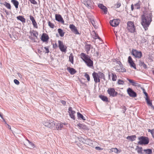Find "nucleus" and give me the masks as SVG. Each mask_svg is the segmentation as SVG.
I'll use <instances>...</instances> for the list:
<instances>
[{
  "label": "nucleus",
  "instance_id": "f257e3e1",
  "mask_svg": "<svg viewBox=\"0 0 154 154\" xmlns=\"http://www.w3.org/2000/svg\"><path fill=\"white\" fill-rule=\"evenodd\" d=\"M152 21V14L150 12H146L141 16V23L145 30L148 29Z\"/></svg>",
  "mask_w": 154,
  "mask_h": 154
},
{
  "label": "nucleus",
  "instance_id": "f03ea898",
  "mask_svg": "<svg viewBox=\"0 0 154 154\" xmlns=\"http://www.w3.org/2000/svg\"><path fill=\"white\" fill-rule=\"evenodd\" d=\"M42 124L45 126L51 128H53L55 125V122L52 119L44 121L42 122Z\"/></svg>",
  "mask_w": 154,
  "mask_h": 154
},
{
  "label": "nucleus",
  "instance_id": "7ed1b4c3",
  "mask_svg": "<svg viewBox=\"0 0 154 154\" xmlns=\"http://www.w3.org/2000/svg\"><path fill=\"white\" fill-rule=\"evenodd\" d=\"M139 141L138 144L140 145L147 144L149 142V139L148 137L144 136L139 137L138 138Z\"/></svg>",
  "mask_w": 154,
  "mask_h": 154
},
{
  "label": "nucleus",
  "instance_id": "20e7f679",
  "mask_svg": "<svg viewBox=\"0 0 154 154\" xmlns=\"http://www.w3.org/2000/svg\"><path fill=\"white\" fill-rule=\"evenodd\" d=\"M131 54L135 58L138 59L141 58L142 56V53L141 52L136 49H133L131 52Z\"/></svg>",
  "mask_w": 154,
  "mask_h": 154
},
{
  "label": "nucleus",
  "instance_id": "39448f33",
  "mask_svg": "<svg viewBox=\"0 0 154 154\" xmlns=\"http://www.w3.org/2000/svg\"><path fill=\"white\" fill-rule=\"evenodd\" d=\"M127 28L128 29L131 33H133L135 32L134 25L132 22L129 21L128 22Z\"/></svg>",
  "mask_w": 154,
  "mask_h": 154
},
{
  "label": "nucleus",
  "instance_id": "423d86ee",
  "mask_svg": "<svg viewBox=\"0 0 154 154\" xmlns=\"http://www.w3.org/2000/svg\"><path fill=\"white\" fill-rule=\"evenodd\" d=\"M82 2L88 8L90 9L92 8L93 3L91 0H82Z\"/></svg>",
  "mask_w": 154,
  "mask_h": 154
},
{
  "label": "nucleus",
  "instance_id": "0eeeda50",
  "mask_svg": "<svg viewBox=\"0 0 154 154\" xmlns=\"http://www.w3.org/2000/svg\"><path fill=\"white\" fill-rule=\"evenodd\" d=\"M107 92L110 96L115 97L116 96L118 93L113 88H110L108 89Z\"/></svg>",
  "mask_w": 154,
  "mask_h": 154
},
{
  "label": "nucleus",
  "instance_id": "6e6552de",
  "mask_svg": "<svg viewBox=\"0 0 154 154\" xmlns=\"http://www.w3.org/2000/svg\"><path fill=\"white\" fill-rule=\"evenodd\" d=\"M116 70L119 72H126V69L123 67L122 65H117L115 67Z\"/></svg>",
  "mask_w": 154,
  "mask_h": 154
},
{
  "label": "nucleus",
  "instance_id": "1a4fd4ad",
  "mask_svg": "<svg viewBox=\"0 0 154 154\" xmlns=\"http://www.w3.org/2000/svg\"><path fill=\"white\" fill-rule=\"evenodd\" d=\"M59 47L60 51L62 52H66L67 47L63 45V42L60 41H58Z\"/></svg>",
  "mask_w": 154,
  "mask_h": 154
},
{
  "label": "nucleus",
  "instance_id": "9d476101",
  "mask_svg": "<svg viewBox=\"0 0 154 154\" xmlns=\"http://www.w3.org/2000/svg\"><path fill=\"white\" fill-rule=\"evenodd\" d=\"M128 94L131 97H134L137 96V94L133 90L130 88H128L127 90Z\"/></svg>",
  "mask_w": 154,
  "mask_h": 154
},
{
  "label": "nucleus",
  "instance_id": "9b49d317",
  "mask_svg": "<svg viewBox=\"0 0 154 154\" xmlns=\"http://www.w3.org/2000/svg\"><path fill=\"white\" fill-rule=\"evenodd\" d=\"M30 33L31 36H29V38L31 40L35 41V38L32 37V36H34L36 38H37L38 36V33L36 31L33 30L32 31H30Z\"/></svg>",
  "mask_w": 154,
  "mask_h": 154
},
{
  "label": "nucleus",
  "instance_id": "f8f14e48",
  "mask_svg": "<svg viewBox=\"0 0 154 154\" xmlns=\"http://www.w3.org/2000/svg\"><path fill=\"white\" fill-rule=\"evenodd\" d=\"M111 26L113 27H116L118 26L119 23V20L117 19H114L110 21Z\"/></svg>",
  "mask_w": 154,
  "mask_h": 154
},
{
  "label": "nucleus",
  "instance_id": "ddd939ff",
  "mask_svg": "<svg viewBox=\"0 0 154 154\" xmlns=\"http://www.w3.org/2000/svg\"><path fill=\"white\" fill-rule=\"evenodd\" d=\"M69 28L75 34H79L76 27L73 24H70L69 25Z\"/></svg>",
  "mask_w": 154,
  "mask_h": 154
},
{
  "label": "nucleus",
  "instance_id": "4468645a",
  "mask_svg": "<svg viewBox=\"0 0 154 154\" xmlns=\"http://www.w3.org/2000/svg\"><path fill=\"white\" fill-rule=\"evenodd\" d=\"M92 76L95 83H97L98 82H100V80L97 73H96L95 72H94L92 73Z\"/></svg>",
  "mask_w": 154,
  "mask_h": 154
},
{
  "label": "nucleus",
  "instance_id": "2eb2a0df",
  "mask_svg": "<svg viewBox=\"0 0 154 154\" xmlns=\"http://www.w3.org/2000/svg\"><path fill=\"white\" fill-rule=\"evenodd\" d=\"M69 112L71 118L74 120H75V111L72 110V109L71 107H69Z\"/></svg>",
  "mask_w": 154,
  "mask_h": 154
},
{
  "label": "nucleus",
  "instance_id": "dca6fc26",
  "mask_svg": "<svg viewBox=\"0 0 154 154\" xmlns=\"http://www.w3.org/2000/svg\"><path fill=\"white\" fill-rule=\"evenodd\" d=\"M80 55L81 58L85 62L88 60V59H90V57L88 55H86L85 54L83 53H82L80 54Z\"/></svg>",
  "mask_w": 154,
  "mask_h": 154
},
{
  "label": "nucleus",
  "instance_id": "f3484780",
  "mask_svg": "<svg viewBox=\"0 0 154 154\" xmlns=\"http://www.w3.org/2000/svg\"><path fill=\"white\" fill-rule=\"evenodd\" d=\"M49 38L48 35L45 33H43L42 35L41 40L43 42H46L48 41Z\"/></svg>",
  "mask_w": 154,
  "mask_h": 154
},
{
  "label": "nucleus",
  "instance_id": "a211bd4d",
  "mask_svg": "<svg viewBox=\"0 0 154 154\" xmlns=\"http://www.w3.org/2000/svg\"><path fill=\"white\" fill-rule=\"evenodd\" d=\"M55 19L56 20L61 22L63 24L64 23V21L61 15L60 14H55Z\"/></svg>",
  "mask_w": 154,
  "mask_h": 154
},
{
  "label": "nucleus",
  "instance_id": "6ab92c4d",
  "mask_svg": "<svg viewBox=\"0 0 154 154\" xmlns=\"http://www.w3.org/2000/svg\"><path fill=\"white\" fill-rule=\"evenodd\" d=\"M98 7L100 8L101 9H102L104 12L105 13V14H106L107 13V8L106 7V6H104L103 4H100L98 5Z\"/></svg>",
  "mask_w": 154,
  "mask_h": 154
},
{
  "label": "nucleus",
  "instance_id": "aec40b11",
  "mask_svg": "<svg viewBox=\"0 0 154 154\" xmlns=\"http://www.w3.org/2000/svg\"><path fill=\"white\" fill-rule=\"evenodd\" d=\"M136 137V136L135 135H133L130 136H128L126 138L129 141H132L135 140Z\"/></svg>",
  "mask_w": 154,
  "mask_h": 154
},
{
  "label": "nucleus",
  "instance_id": "412c9836",
  "mask_svg": "<svg viewBox=\"0 0 154 154\" xmlns=\"http://www.w3.org/2000/svg\"><path fill=\"white\" fill-rule=\"evenodd\" d=\"M67 70L72 75L74 74L76 72L75 70L72 68H70V67H68L67 68Z\"/></svg>",
  "mask_w": 154,
  "mask_h": 154
},
{
  "label": "nucleus",
  "instance_id": "4be33fe9",
  "mask_svg": "<svg viewBox=\"0 0 154 154\" xmlns=\"http://www.w3.org/2000/svg\"><path fill=\"white\" fill-rule=\"evenodd\" d=\"M127 80L130 83L132 84L133 86H136L139 85L138 83L136 82L133 80L129 79L128 78H127Z\"/></svg>",
  "mask_w": 154,
  "mask_h": 154
},
{
  "label": "nucleus",
  "instance_id": "5701e85b",
  "mask_svg": "<svg viewBox=\"0 0 154 154\" xmlns=\"http://www.w3.org/2000/svg\"><path fill=\"white\" fill-rule=\"evenodd\" d=\"M63 127V124L61 123H57L56 125V128L57 130H61Z\"/></svg>",
  "mask_w": 154,
  "mask_h": 154
},
{
  "label": "nucleus",
  "instance_id": "b1692460",
  "mask_svg": "<svg viewBox=\"0 0 154 154\" xmlns=\"http://www.w3.org/2000/svg\"><path fill=\"white\" fill-rule=\"evenodd\" d=\"M85 62L87 66L89 67L93 65V62L90 59H88V60L86 61Z\"/></svg>",
  "mask_w": 154,
  "mask_h": 154
},
{
  "label": "nucleus",
  "instance_id": "393cba45",
  "mask_svg": "<svg viewBox=\"0 0 154 154\" xmlns=\"http://www.w3.org/2000/svg\"><path fill=\"white\" fill-rule=\"evenodd\" d=\"M77 126L81 129H82L85 130H87V126L85 125L79 123L77 124Z\"/></svg>",
  "mask_w": 154,
  "mask_h": 154
},
{
  "label": "nucleus",
  "instance_id": "a878e982",
  "mask_svg": "<svg viewBox=\"0 0 154 154\" xmlns=\"http://www.w3.org/2000/svg\"><path fill=\"white\" fill-rule=\"evenodd\" d=\"M11 2L14 5L15 8L17 9L18 8V6L19 4V2L16 0H11Z\"/></svg>",
  "mask_w": 154,
  "mask_h": 154
},
{
  "label": "nucleus",
  "instance_id": "bb28decb",
  "mask_svg": "<svg viewBox=\"0 0 154 154\" xmlns=\"http://www.w3.org/2000/svg\"><path fill=\"white\" fill-rule=\"evenodd\" d=\"M146 102L148 105L151 106L152 108H154V106H152L151 101L149 100L148 97H146Z\"/></svg>",
  "mask_w": 154,
  "mask_h": 154
},
{
  "label": "nucleus",
  "instance_id": "cd10ccee",
  "mask_svg": "<svg viewBox=\"0 0 154 154\" xmlns=\"http://www.w3.org/2000/svg\"><path fill=\"white\" fill-rule=\"evenodd\" d=\"M135 150L137 151V152L138 153H142V148L139 147L138 146H137Z\"/></svg>",
  "mask_w": 154,
  "mask_h": 154
},
{
  "label": "nucleus",
  "instance_id": "c85d7f7f",
  "mask_svg": "<svg viewBox=\"0 0 154 154\" xmlns=\"http://www.w3.org/2000/svg\"><path fill=\"white\" fill-rule=\"evenodd\" d=\"M97 73L99 78H100L101 79H103L104 80H105V76L104 74L102 72H99Z\"/></svg>",
  "mask_w": 154,
  "mask_h": 154
},
{
  "label": "nucleus",
  "instance_id": "c756f323",
  "mask_svg": "<svg viewBox=\"0 0 154 154\" xmlns=\"http://www.w3.org/2000/svg\"><path fill=\"white\" fill-rule=\"evenodd\" d=\"M141 4V2L140 1H138V2L137 3L134 5L135 8L137 9H139L140 8Z\"/></svg>",
  "mask_w": 154,
  "mask_h": 154
},
{
  "label": "nucleus",
  "instance_id": "7c9ffc66",
  "mask_svg": "<svg viewBox=\"0 0 154 154\" xmlns=\"http://www.w3.org/2000/svg\"><path fill=\"white\" fill-rule=\"evenodd\" d=\"M139 65L140 66H143V67L145 69L147 68L146 65L144 63V62L141 60H140L139 63Z\"/></svg>",
  "mask_w": 154,
  "mask_h": 154
},
{
  "label": "nucleus",
  "instance_id": "2f4dec72",
  "mask_svg": "<svg viewBox=\"0 0 154 154\" xmlns=\"http://www.w3.org/2000/svg\"><path fill=\"white\" fill-rule=\"evenodd\" d=\"M57 31L60 36L63 37L64 36L65 32H63L62 29H58Z\"/></svg>",
  "mask_w": 154,
  "mask_h": 154
},
{
  "label": "nucleus",
  "instance_id": "473e14b6",
  "mask_svg": "<svg viewBox=\"0 0 154 154\" xmlns=\"http://www.w3.org/2000/svg\"><path fill=\"white\" fill-rule=\"evenodd\" d=\"M18 20H20L22 22H25V19L22 16H19L17 17Z\"/></svg>",
  "mask_w": 154,
  "mask_h": 154
},
{
  "label": "nucleus",
  "instance_id": "72a5a7b5",
  "mask_svg": "<svg viewBox=\"0 0 154 154\" xmlns=\"http://www.w3.org/2000/svg\"><path fill=\"white\" fill-rule=\"evenodd\" d=\"M146 154H152V150L150 149H145L143 150Z\"/></svg>",
  "mask_w": 154,
  "mask_h": 154
},
{
  "label": "nucleus",
  "instance_id": "f704fd0d",
  "mask_svg": "<svg viewBox=\"0 0 154 154\" xmlns=\"http://www.w3.org/2000/svg\"><path fill=\"white\" fill-rule=\"evenodd\" d=\"M100 98L103 101H108L107 98L105 96L103 95H100L99 96Z\"/></svg>",
  "mask_w": 154,
  "mask_h": 154
},
{
  "label": "nucleus",
  "instance_id": "c9c22d12",
  "mask_svg": "<svg viewBox=\"0 0 154 154\" xmlns=\"http://www.w3.org/2000/svg\"><path fill=\"white\" fill-rule=\"evenodd\" d=\"M77 116L79 118H81L82 120H86L85 118L84 117V116L79 112H77Z\"/></svg>",
  "mask_w": 154,
  "mask_h": 154
},
{
  "label": "nucleus",
  "instance_id": "e433bc0d",
  "mask_svg": "<svg viewBox=\"0 0 154 154\" xmlns=\"http://www.w3.org/2000/svg\"><path fill=\"white\" fill-rule=\"evenodd\" d=\"M4 5L8 9H11V6L10 4L6 2H5Z\"/></svg>",
  "mask_w": 154,
  "mask_h": 154
},
{
  "label": "nucleus",
  "instance_id": "4c0bfd02",
  "mask_svg": "<svg viewBox=\"0 0 154 154\" xmlns=\"http://www.w3.org/2000/svg\"><path fill=\"white\" fill-rule=\"evenodd\" d=\"M92 32L94 34L93 35V38H94L96 39L97 38L99 40L101 39L98 36V35L96 34L94 31H93Z\"/></svg>",
  "mask_w": 154,
  "mask_h": 154
},
{
  "label": "nucleus",
  "instance_id": "58836bf2",
  "mask_svg": "<svg viewBox=\"0 0 154 154\" xmlns=\"http://www.w3.org/2000/svg\"><path fill=\"white\" fill-rule=\"evenodd\" d=\"M91 22L93 26H94V27L95 28H96L97 27V25L96 24V23L95 21L94 20V19H91Z\"/></svg>",
  "mask_w": 154,
  "mask_h": 154
},
{
  "label": "nucleus",
  "instance_id": "ea45409f",
  "mask_svg": "<svg viewBox=\"0 0 154 154\" xmlns=\"http://www.w3.org/2000/svg\"><path fill=\"white\" fill-rule=\"evenodd\" d=\"M112 80L113 81H115L116 80L117 77L116 75L115 74L112 73Z\"/></svg>",
  "mask_w": 154,
  "mask_h": 154
},
{
  "label": "nucleus",
  "instance_id": "a19ab883",
  "mask_svg": "<svg viewBox=\"0 0 154 154\" xmlns=\"http://www.w3.org/2000/svg\"><path fill=\"white\" fill-rule=\"evenodd\" d=\"M91 48V45H86L85 46V50L88 52L90 50V48Z\"/></svg>",
  "mask_w": 154,
  "mask_h": 154
},
{
  "label": "nucleus",
  "instance_id": "79ce46f5",
  "mask_svg": "<svg viewBox=\"0 0 154 154\" xmlns=\"http://www.w3.org/2000/svg\"><path fill=\"white\" fill-rule=\"evenodd\" d=\"M121 5V4L120 2H118L117 3L115 4L114 6V8H116L120 7Z\"/></svg>",
  "mask_w": 154,
  "mask_h": 154
},
{
  "label": "nucleus",
  "instance_id": "37998d69",
  "mask_svg": "<svg viewBox=\"0 0 154 154\" xmlns=\"http://www.w3.org/2000/svg\"><path fill=\"white\" fill-rule=\"evenodd\" d=\"M69 60L71 62L73 63V57L72 54H71L69 56Z\"/></svg>",
  "mask_w": 154,
  "mask_h": 154
},
{
  "label": "nucleus",
  "instance_id": "c03bdc74",
  "mask_svg": "<svg viewBox=\"0 0 154 154\" xmlns=\"http://www.w3.org/2000/svg\"><path fill=\"white\" fill-rule=\"evenodd\" d=\"M111 151L112 152H114L115 153H118L119 152V151L116 148H113L111 149Z\"/></svg>",
  "mask_w": 154,
  "mask_h": 154
},
{
  "label": "nucleus",
  "instance_id": "a18cd8bd",
  "mask_svg": "<svg viewBox=\"0 0 154 154\" xmlns=\"http://www.w3.org/2000/svg\"><path fill=\"white\" fill-rule=\"evenodd\" d=\"M128 61L129 64L133 63L134 62L131 56H129L128 57Z\"/></svg>",
  "mask_w": 154,
  "mask_h": 154
},
{
  "label": "nucleus",
  "instance_id": "49530a36",
  "mask_svg": "<svg viewBox=\"0 0 154 154\" xmlns=\"http://www.w3.org/2000/svg\"><path fill=\"white\" fill-rule=\"evenodd\" d=\"M148 132H150L152 134V137H154V129L150 130V129H148Z\"/></svg>",
  "mask_w": 154,
  "mask_h": 154
},
{
  "label": "nucleus",
  "instance_id": "de8ad7c7",
  "mask_svg": "<svg viewBox=\"0 0 154 154\" xmlns=\"http://www.w3.org/2000/svg\"><path fill=\"white\" fill-rule=\"evenodd\" d=\"M85 77L87 78V79L88 81H90V78L89 75L87 73H85Z\"/></svg>",
  "mask_w": 154,
  "mask_h": 154
},
{
  "label": "nucleus",
  "instance_id": "09e8293b",
  "mask_svg": "<svg viewBox=\"0 0 154 154\" xmlns=\"http://www.w3.org/2000/svg\"><path fill=\"white\" fill-rule=\"evenodd\" d=\"M117 83L119 85H123L124 84V82L122 80H121V79H119Z\"/></svg>",
  "mask_w": 154,
  "mask_h": 154
},
{
  "label": "nucleus",
  "instance_id": "8fccbe9b",
  "mask_svg": "<svg viewBox=\"0 0 154 154\" xmlns=\"http://www.w3.org/2000/svg\"><path fill=\"white\" fill-rule=\"evenodd\" d=\"M48 24L49 26L52 28H54V24L51 23L50 21H49L48 22Z\"/></svg>",
  "mask_w": 154,
  "mask_h": 154
},
{
  "label": "nucleus",
  "instance_id": "3c124183",
  "mask_svg": "<svg viewBox=\"0 0 154 154\" xmlns=\"http://www.w3.org/2000/svg\"><path fill=\"white\" fill-rule=\"evenodd\" d=\"M129 64H130V66L131 67H133L135 69H136V66H135V63L134 62L131 63Z\"/></svg>",
  "mask_w": 154,
  "mask_h": 154
},
{
  "label": "nucleus",
  "instance_id": "603ef678",
  "mask_svg": "<svg viewBox=\"0 0 154 154\" xmlns=\"http://www.w3.org/2000/svg\"><path fill=\"white\" fill-rule=\"evenodd\" d=\"M32 23L33 24V26L34 27L37 28H38V26L37 23H36L35 21L34 22H33Z\"/></svg>",
  "mask_w": 154,
  "mask_h": 154
},
{
  "label": "nucleus",
  "instance_id": "864d4df0",
  "mask_svg": "<svg viewBox=\"0 0 154 154\" xmlns=\"http://www.w3.org/2000/svg\"><path fill=\"white\" fill-rule=\"evenodd\" d=\"M115 62L116 63L117 65H122V64L121 63V62L119 60H115Z\"/></svg>",
  "mask_w": 154,
  "mask_h": 154
},
{
  "label": "nucleus",
  "instance_id": "5fc2aeb1",
  "mask_svg": "<svg viewBox=\"0 0 154 154\" xmlns=\"http://www.w3.org/2000/svg\"><path fill=\"white\" fill-rule=\"evenodd\" d=\"M31 2V3H32L34 5H36L37 2L35 0H29Z\"/></svg>",
  "mask_w": 154,
  "mask_h": 154
},
{
  "label": "nucleus",
  "instance_id": "6e6d98bb",
  "mask_svg": "<svg viewBox=\"0 0 154 154\" xmlns=\"http://www.w3.org/2000/svg\"><path fill=\"white\" fill-rule=\"evenodd\" d=\"M44 48L45 50V53H48L49 52V51L48 48L46 47H45Z\"/></svg>",
  "mask_w": 154,
  "mask_h": 154
},
{
  "label": "nucleus",
  "instance_id": "4d7b16f0",
  "mask_svg": "<svg viewBox=\"0 0 154 154\" xmlns=\"http://www.w3.org/2000/svg\"><path fill=\"white\" fill-rule=\"evenodd\" d=\"M14 83L17 85H18L19 84V82L17 79H14Z\"/></svg>",
  "mask_w": 154,
  "mask_h": 154
},
{
  "label": "nucleus",
  "instance_id": "13d9d810",
  "mask_svg": "<svg viewBox=\"0 0 154 154\" xmlns=\"http://www.w3.org/2000/svg\"><path fill=\"white\" fill-rule=\"evenodd\" d=\"M30 19L32 21V22H34L35 21V20L34 18V17L31 16H30Z\"/></svg>",
  "mask_w": 154,
  "mask_h": 154
},
{
  "label": "nucleus",
  "instance_id": "bf43d9fd",
  "mask_svg": "<svg viewBox=\"0 0 154 154\" xmlns=\"http://www.w3.org/2000/svg\"><path fill=\"white\" fill-rule=\"evenodd\" d=\"M122 108L123 109V113H125V111H126V107L125 106H123L122 107Z\"/></svg>",
  "mask_w": 154,
  "mask_h": 154
},
{
  "label": "nucleus",
  "instance_id": "052dcab7",
  "mask_svg": "<svg viewBox=\"0 0 154 154\" xmlns=\"http://www.w3.org/2000/svg\"><path fill=\"white\" fill-rule=\"evenodd\" d=\"M27 140L29 143V144L30 145V147H33L34 146V144L32 142H30L29 140Z\"/></svg>",
  "mask_w": 154,
  "mask_h": 154
},
{
  "label": "nucleus",
  "instance_id": "680f3d73",
  "mask_svg": "<svg viewBox=\"0 0 154 154\" xmlns=\"http://www.w3.org/2000/svg\"><path fill=\"white\" fill-rule=\"evenodd\" d=\"M142 90H143V92L144 93V94H145V95H146V97H148V94H147V93L145 91V90L143 88H142Z\"/></svg>",
  "mask_w": 154,
  "mask_h": 154
},
{
  "label": "nucleus",
  "instance_id": "e2e57ef3",
  "mask_svg": "<svg viewBox=\"0 0 154 154\" xmlns=\"http://www.w3.org/2000/svg\"><path fill=\"white\" fill-rule=\"evenodd\" d=\"M146 40L144 38H142L141 42L142 43H145L146 42Z\"/></svg>",
  "mask_w": 154,
  "mask_h": 154
},
{
  "label": "nucleus",
  "instance_id": "0e129e2a",
  "mask_svg": "<svg viewBox=\"0 0 154 154\" xmlns=\"http://www.w3.org/2000/svg\"><path fill=\"white\" fill-rule=\"evenodd\" d=\"M61 103H62L63 105H65L66 104V102L64 100H61L60 101Z\"/></svg>",
  "mask_w": 154,
  "mask_h": 154
},
{
  "label": "nucleus",
  "instance_id": "69168bd1",
  "mask_svg": "<svg viewBox=\"0 0 154 154\" xmlns=\"http://www.w3.org/2000/svg\"><path fill=\"white\" fill-rule=\"evenodd\" d=\"M0 116L2 118V119L5 122V123H6V122L5 121V120L4 119L3 116V115L1 113L0 114Z\"/></svg>",
  "mask_w": 154,
  "mask_h": 154
},
{
  "label": "nucleus",
  "instance_id": "338daca9",
  "mask_svg": "<svg viewBox=\"0 0 154 154\" xmlns=\"http://www.w3.org/2000/svg\"><path fill=\"white\" fill-rule=\"evenodd\" d=\"M95 149L97 150H101L102 149L101 148L98 146H96Z\"/></svg>",
  "mask_w": 154,
  "mask_h": 154
},
{
  "label": "nucleus",
  "instance_id": "774afa93",
  "mask_svg": "<svg viewBox=\"0 0 154 154\" xmlns=\"http://www.w3.org/2000/svg\"><path fill=\"white\" fill-rule=\"evenodd\" d=\"M17 74H18V76L20 78H22V75L20 73H17Z\"/></svg>",
  "mask_w": 154,
  "mask_h": 154
}]
</instances>
